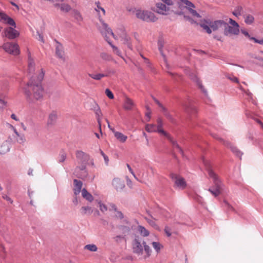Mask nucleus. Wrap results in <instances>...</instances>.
Instances as JSON below:
<instances>
[{
    "mask_svg": "<svg viewBox=\"0 0 263 263\" xmlns=\"http://www.w3.org/2000/svg\"><path fill=\"white\" fill-rule=\"evenodd\" d=\"M23 89L26 98L29 102H33L34 100H41L43 98L44 89L42 85L34 83L32 79L29 80Z\"/></svg>",
    "mask_w": 263,
    "mask_h": 263,
    "instance_id": "obj_1",
    "label": "nucleus"
},
{
    "mask_svg": "<svg viewBox=\"0 0 263 263\" xmlns=\"http://www.w3.org/2000/svg\"><path fill=\"white\" fill-rule=\"evenodd\" d=\"M76 156L78 163L80 164L77 166L75 169L73 174L77 177L82 179H84L88 175L86 170V165L90 160L89 154L83 152L82 151H77L76 152Z\"/></svg>",
    "mask_w": 263,
    "mask_h": 263,
    "instance_id": "obj_2",
    "label": "nucleus"
},
{
    "mask_svg": "<svg viewBox=\"0 0 263 263\" xmlns=\"http://www.w3.org/2000/svg\"><path fill=\"white\" fill-rule=\"evenodd\" d=\"M0 21L13 27H8L5 30V35L6 37L13 40L19 36V32L14 29L16 27L15 22L12 18L8 16L6 13L1 12Z\"/></svg>",
    "mask_w": 263,
    "mask_h": 263,
    "instance_id": "obj_3",
    "label": "nucleus"
},
{
    "mask_svg": "<svg viewBox=\"0 0 263 263\" xmlns=\"http://www.w3.org/2000/svg\"><path fill=\"white\" fill-rule=\"evenodd\" d=\"M100 21L101 22L102 25V28L100 29V32L101 34H102V35L104 36L105 40L112 47L114 52L118 55L121 57V51L119 50L118 47L112 44L111 42L109 41L108 37L107 36V35H111L114 36V34L112 31V30L108 26V25L106 24L102 19L100 18Z\"/></svg>",
    "mask_w": 263,
    "mask_h": 263,
    "instance_id": "obj_4",
    "label": "nucleus"
},
{
    "mask_svg": "<svg viewBox=\"0 0 263 263\" xmlns=\"http://www.w3.org/2000/svg\"><path fill=\"white\" fill-rule=\"evenodd\" d=\"M204 163L210 177L213 179L214 185L212 187L221 191L223 184L218 176L213 171L211 163L208 161H204Z\"/></svg>",
    "mask_w": 263,
    "mask_h": 263,
    "instance_id": "obj_5",
    "label": "nucleus"
},
{
    "mask_svg": "<svg viewBox=\"0 0 263 263\" xmlns=\"http://www.w3.org/2000/svg\"><path fill=\"white\" fill-rule=\"evenodd\" d=\"M136 15L137 18L147 22H155L157 20L154 13L147 10H138Z\"/></svg>",
    "mask_w": 263,
    "mask_h": 263,
    "instance_id": "obj_6",
    "label": "nucleus"
},
{
    "mask_svg": "<svg viewBox=\"0 0 263 263\" xmlns=\"http://www.w3.org/2000/svg\"><path fill=\"white\" fill-rule=\"evenodd\" d=\"M4 49L10 54L16 55L20 54L19 47L17 44L7 42L3 45Z\"/></svg>",
    "mask_w": 263,
    "mask_h": 263,
    "instance_id": "obj_7",
    "label": "nucleus"
},
{
    "mask_svg": "<svg viewBox=\"0 0 263 263\" xmlns=\"http://www.w3.org/2000/svg\"><path fill=\"white\" fill-rule=\"evenodd\" d=\"M170 177L174 181V183L177 187L181 189H184L185 188L186 183L183 178L174 173H171L170 174Z\"/></svg>",
    "mask_w": 263,
    "mask_h": 263,
    "instance_id": "obj_8",
    "label": "nucleus"
},
{
    "mask_svg": "<svg viewBox=\"0 0 263 263\" xmlns=\"http://www.w3.org/2000/svg\"><path fill=\"white\" fill-rule=\"evenodd\" d=\"M209 26L214 31L219 30H224L225 26H227V22L222 20H216L213 22H210Z\"/></svg>",
    "mask_w": 263,
    "mask_h": 263,
    "instance_id": "obj_9",
    "label": "nucleus"
},
{
    "mask_svg": "<svg viewBox=\"0 0 263 263\" xmlns=\"http://www.w3.org/2000/svg\"><path fill=\"white\" fill-rule=\"evenodd\" d=\"M91 109L95 111L99 125L100 132L102 134L101 117L102 116V114L99 106L95 101H94L92 104Z\"/></svg>",
    "mask_w": 263,
    "mask_h": 263,
    "instance_id": "obj_10",
    "label": "nucleus"
},
{
    "mask_svg": "<svg viewBox=\"0 0 263 263\" xmlns=\"http://www.w3.org/2000/svg\"><path fill=\"white\" fill-rule=\"evenodd\" d=\"M132 248L133 252L138 255H141L143 253V246L141 243L138 238H135L132 243Z\"/></svg>",
    "mask_w": 263,
    "mask_h": 263,
    "instance_id": "obj_11",
    "label": "nucleus"
},
{
    "mask_svg": "<svg viewBox=\"0 0 263 263\" xmlns=\"http://www.w3.org/2000/svg\"><path fill=\"white\" fill-rule=\"evenodd\" d=\"M112 184L118 192L122 191L125 187L124 181L119 178H115L112 180Z\"/></svg>",
    "mask_w": 263,
    "mask_h": 263,
    "instance_id": "obj_12",
    "label": "nucleus"
},
{
    "mask_svg": "<svg viewBox=\"0 0 263 263\" xmlns=\"http://www.w3.org/2000/svg\"><path fill=\"white\" fill-rule=\"evenodd\" d=\"M56 43L55 45V54L57 57L63 61H65L64 51L63 45L57 40H54Z\"/></svg>",
    "mask_w": 263,
    "mask_h": 263,
    "instance_id": "obj_13",
    "label": "nucleus"
},
{
    "mask_svg": "<svg viewBox=\"0 0 263 263\" xmlns=\"http://www.w3.org/2000/svg\"><path fill=\"white\" fill-rule=\"evenodd\" d=\"M118 229L120 231L121 234L126 236L129 234L131 231L133 229V225L120 224L117 226Z\"/></svg>",
    "mask_w": 263,
    "mask_h": 263,
    "instance_id": "obj_14",
    "label": "nucleus"
},
{
    "mask_svg": "<svg viewBox=\"0 0 263 263\" xmlns=\"http://www.w3.org/2000/svg\"><path fill=\"white\" fill-rule=\"evenodd\" d=\"M220 140L222 141L223 144L225 146L229 147L231 149V150L232 151V152L234 154H235L237 157H239L241 158V157L242 155V153L237 147H236L234 145H232L231 144V143H230L229 142L224 141L221 138L220 139Z\"/></svg>",
    "mask_w": 263,
    "mask_h": 263,
    "instance_id": "obj_15",
    "label": "nucleus"
},
{
    "mask_svg": "<svg viewBox=\"0 0 263 263\" xmlns=\"http://www.w3.org/2000/svg\"><path fill=\"white\" fill-rule=\"evenodd\" d=\"M227 26H225L223 33L225 35L228 36L229 34L238 35L239 33V28L237 27H234L230 26L227 23Z\"/></svg>",
    "mask_w": 263,
    "mask_h": 263,
    "instance_id": "obj_16",
    "label": "nucleus"
},
{
    "mask_svg": "<svg viewBox=\"0 0 263 263\" xmlns=\"http://www.w3.org/2000/svg\"><path fill=\"white\" fill-rule=\"evenodd\" d=\"M182 105L186 113L190 115L195 114L197 112L196 107L189 101L187 103H182Z\"/></svg>",
    "mask_w": 263,
    "mask_h": 263,
    "instance_id": "obj_17",
    "label": "nucleus"
},
{
    "mask_svg": "<svg viewBox=\"0 0 263 263\" xmlns=\"http://www.w3.org/2000/svg\"><path fill=\"white\" fill-rule=\"evenodd\" d=\"M169 10L170 8L168 7H166L164 4L158 3L156 5L155 11L158 13L163 15H167Z\"/></svg>",
    "mask_w": 263,
    "mask_h": 263,
    "instance_id": "obj_18",
    "label": "nucleus"
},
{
    "mask_svg": "<svg viewBox=\"0 0 263 263\" xmlns=\"http://www.w3.org/2000/svg\"><path fill=\"white\" fill-rule=\"evenodd\" d=\"M181 3H182V4L186 5V6L185 7V8H186L190 13L192 12V10H193V8H195V5L193 3H192L191 2H190L188 0H180V2H178V5H179V7L181 10H182V6H181Z\"/></svg>",
    "mask_w": 263,
    "mask_h": 263,
    "instance_id": "obj_19",
    "label": "nucleus"
},
{
    "mask_svg": "<svg viewBox=\"0 0 263 263\" xmlns=\"http://www.w3.org/2000/svg\"><path fill=\"white\" fill-rule=\"evenodd\" d=\"M58 119V115L56 111H52L48 116L47 124L48 126H52L54 125Z\"/></svg>",
    "mask_w": 263,
    "mask_h": 263,
    "instance_id": "obj_20",
    "label": "nucleus"
},
{
    "mask_svg": "<svg viewBox=\"0 0 263 263\" xmlns=\"http://www.w3.org/2000/svg\"><path fill=\"white\" fill-rule=\"evenodd\" d=\"M73 184H74V189H73V193L74 194L77 196L80 194L81 191H82V187L83 185V183L81 180L78 179L73 180Z\"/></svg>",
    "mask_w": 263,
    "mask_h": 263,
    "instance_id": "obj_21",
    "label": "nucleus"
},
{
    "mask_svg": "<svg viewBox=\"0 0 263 263\" xmlns=\"http://www.w3.org/2000/svg\"><path fill=\"white\" fill-rule=\"evenodd\" d=\"M134 105L135 104L131 99L128 97L125 98L123 107L125 110H132Z\"/></svg>",
    "mask_w": 263,
    "mask_h": 263,
    "instance_id": "obj_22",
    "label": "nucleus"
},
{
    "mask_svg": "<svg viewBox=\"0 0 263 263\" xmlns=\"http://www.w3.org/2000/svg\"><path fill=\"white\" fill-rule=\"evenodd\" d=\"M28 71L29 73H33L35 70V63L31 58L30 52L28 53Z\"/></svg>",
    "mask_w": 263,
    "mask_h": 263,
    "instance_id": "obj_23",
    "label": "nucleus"
},
{
    "mask_svg": "<svg viewBox=\"0 0 263 263\" xmlns=\"http://www.w3.org/2000/svg\"><path fill=\"white\" fill-rule=\"evenodd\" d=\"M71 13L72 16L76 20L78 23L80 24V22L83 21V18L80 12L78 10L73 9Z\"/></svg>",
    "mask_w": 263,
    "mask_h": 263,
    "instance_id": "obj_24",
    "label": "nucleus"
},
{
    "mask_svg": "<svg viewBox=\"0 0 263 263\" xmlns=\"http://www.w3.org/2000/svg\"><path fill=\"white\" fill-rule=\"evenodd\" d=\"M168 140L172 144V145L174 147V148H177L178 150V151L179 152V153L182 155V156H184L183 151L182 149L181 148V147L177 143V141L174 140L172 137H168Z\"/></svg>",
    "mask_w": 263,
    "mask_h": 263,
    "instance_id": "obj_25",
    "label": "nucleus"
},
{
    "mask_svg": "<svg viewBox=\"0 0 263 263\" xmlns=\"http://www.w3.org/2000/svg\"><path fill=\"white\" fill-rule=\"evenodd\" d=\"M82 195L84 198H85L88 201L91 202L93 200V196L85 188L82 190Z\"/></svg>",
    "mask_w": 263,
    "mask_h": 263,
    "instance_id": "obj_26",
    "label": "nucleus"
},
{
    "mask_svg": "<svg viewBox=\"0 0 263 263\" xmlns=\"http://www.w3.org/2000/svg\"><path fill=\"white\" fill-rule=\"evenodd\" d=\"M88 76L92 79L96 80H100L102 78L106 77L109 76L108 73H98V74H92L88 73Z\"/></svg>",
    "mask_w": 263,
    "mask_h": 263,
    "instance_id": "obj_27",
    "label": "nucleus"
},
{
    "mask_svg": "<svg viewBox=\"0 0 263 263\" xmlns=\"http://www.w3.org/2000/svg\"><path fill=\"white\" fill-rule=\"evenodd\" d=\"M115 137L120 142L123 143L126 141L127 139V137L122 133L118 132L115 133Z\"/></svg>",
    "mask_w": 263,
    "mask_h": 263,
    "instance_id": "obj_28",
    "label": "nucleus"
},
{
    "mask_svg": "<svg viewBox=\"0 0 263 263\" xmlns=\"http://www.w3.org/2000/svg\"><path fill=\"white\" fill-rule=\"evenodd\" d=\"M158 49H159V51L160 52L161 55L163 57L164 60L166 62V57L163 52V47L164 46V43H163V41L162 39H159L158 40Z\"/></svg>",
    "mask_w": 263,
    "mask_h": 263,
    "instance_id": "obj_29",
    "label": "nucleus"
},
{
    "mask_svg": "<svg viewBox=\"0 0 263 263\" xmlns=\"http://www.w3.org/2000/svg\"><path fill=\"white\" fill-rule=\"evenodd\" d=\"M192 79L196 82L197 85H198L199 88L202 90V91L206 95L207 91L204 88L203 86L201 84V82L199 80V79L195 75L194 77L192 78Z\"/></svg>",
    "mask_w": 263,
    "mask_h": 263,
    "instance_id": "obj_30",
    "label": "nucleus"
},
{
    "mask_svg": "<svg viewBox=\"0 0 263 263\" xmlns=\"http://www.w3.org/2000/svg\"><path fill=\"white\" fill-rule=\"evenodd\" d=\"M245 23L247 25H251L254 22V17L252 15L247 14L244 15Z\"/></svg>",
    "mask_w": 263,
    "mask_h": 263,
    "instance_id": "obj_31",
    "label": "nucleus"
},
{
    "mask_svg": "<svg viewBox=\"0 0 263 263\" xmlns=\"http://www.w3.org/2000/svg\"><path fill=\"white\" fill-rule=\"evenodd\" d=\"M122 41L123 43L126 44L129 49L132 50V45L130 42V38L128 36L125 34L122 37Z\"/></svg>",
    "mask_w": 263,
    "mask_h": 263,
    "instance_id": "obj_32",
    "label": "nucleus"
},
{
    "mask_svg": "<svg viewBox=\"0 0 263 263\" xmlns=\"http://www.w3.org/2000/svg\"><path fill=\"white\" fill-rule=\"evenodd\" d=\"M208 191H209L215 197H218L221 193V191L213 187L212 186L210 187L208 189Z\"/></svg>",
    "mask_w": 263,
    "mask_h": 263,
    "instance_id": "obj_33",
    "label": "nucleus"
},
{
    "mask_svg": "<svg viewBox=\"0 0 263 263\" xmlns=\"http://www.w3.org/2000/svg\"><path fill=\"white\" fill-rule=\"evenodd\" d=\"M222 206L228 212L235 211L234 208L226 200H223Z\"/></svg>",
    "mask_w": 263,
    "mask_h": 263,
    "instance_id": "obj_34",
    "label": "nucleus"
},
{
    "mask_svg": "<svg viewBox=\"0 0 263 263\" xmlns=\"http://www.w3.org/2000/svg\"><path fill=\"white\" fill-rule=\"evenodd\" d=\"M138 231H139L141 235L144 237H146L149 235V232L143 226H138Z\"/></svg>",
    "mask_w": 263,
    "mask_h": 263,
    "instance_id": "obj_35",
    "label": "nucleus"
},
{
    "mask_svg": "<svg viewBox=\"0 0 263 263\" xmlns=\"http://www.w3.org/2000/svg\"><path fill=\"white\" fill-rule=\"evenodd\" d=\"M113 239L117 243H121L123 240H124L125 241H126V237L124 235H122V234L118 235L114 237Z\"/></svg>",
    "mask_w": 263,
    "mask_h": 263,
    "instance_id": "obj_36",
    "label": "nucleus"
},
{
    "mask_svg": "<svg viewBox=\"0 0 263 263\" xmlns=\"http://www.w3.org/2000/svg\"><path fill=\"white\" fill-rule=\"evenodd\" d=\"M44 72L43 71V70H42V72L37 77L36 81H35V80L33 77H32L31 79H32L34 83H39L40 84H41V82L42 81L44 78Z\"/></svg>",
    "mask_w": 263,
    "mask_h": 263,
    "instance_id": "obj_37",
    "label": "nucleus"
},
{
    "mask_svg": "<svg viewBox=\"0 0 263 263\" xmlns=\"http://www.w3.org/2000/svg\"><path fill=\"white\" fill-rule=\"evenodd\" d=\"M157 129L156 126L154 124H147L145 126V130L148 133L156 132Z\"/></svg>",
    "mask_w": 263,
    "mask_h": 263,
    "instance_id": "obj_38",
    "label": "nucleus"
},
{
    "mask_svg": "<svg viewBox=\"0 0 263 263\" xmlns=\"http://www.w3.org/2000/svg\"><path fill=\"white\" fill-rule=\"evenodd\" d=\"M60 9L62 11L67 13L71 9V8L69 5L65 3H62L61 4V7Z\"/></svg>",
    "mask_w": 263,
    "mask_h": 263,
    "instance_id": "obj_39",
    "label": "nucleus"
},
{
    "mask_svg": "<svg viewBox=\"0 0 263 263\" xmlns=\"http://www.w3.org/2000/svg\"><path fill=\"white\" fill-rule=\"evenodd\" d=\"M242 11V7L240 6H238L235 8L232 13L235 16L238 17L239 16L241 15Z\"/></svg>",
    "mask_w": 263,
    "mask_h": 263,
    "instance_id": "obj_40",
    "label": "nucleus"
},
{
    "mask_svg": "<svg viewBox=\"0 0 263 263\" xmlns=\"http://www.w3.org/2000/svg\"><path fill=\"white\" fill-rule=\"evenodd\" d=\"M66 153L64 151H61L59 154V162L62 163L65 161L66 158Z\"/></svg>",
    "mask_w": 263,
    "mask_h": 263,
    "instance_id": "obj_41",
    "label": "nucleus"
},
{
    "mask_svg": "<svg viewBox=\"0 0 263 263\" xmlns=\"http://www.w3.org/2000/svg\"><path fill=\"white\" fill-rule=\"evenodd\" d=\"M81 210H82V214L83 215L86 214H91L92 213L91 208L88 206H83L82 207Z\"/></svg>",
    "mask_w": 263,
    "mask_h": 263,
    "instance_id": "obj_42",
    "label": "nucleus"
},
{
    "mask_svg": "<svg viewBox=\"0 0 263 263\" xmlns=\"http://www.w3.org/2000/svg\"><path fill=\"white\" fill-rule=\"evenodd\" d=\"M85 249L90 251L91 252H96L98 250V248L96 245L94 244H89L85 246Z\"/></svg>",
    "mask_w": 263,
    "mask_h": 263,
    "instance_id": "obj_43",
    "label": "nucleus"
},
{
    "mask_svg": "<svg viewBox=\"0 0 263 263\" xmlns=\"http://www.w3.org/2000/svg\"><path fill=\"white\" fill-rule=\"evenodd\" d=\"M162 111L163 112L164 115L170 121L173 120V117L170 115L169 112L167 111V109L165 107H163L162 108Z\"/></svg>",
    "mask_w": 263,
    "mask_h": 263,
    "instance_id": "obj_44",
    "label": "nucleus"
},
{
    "mask_svg": "<svg viewBox=\"0 0 263 263\" xmlns=\"http://www.w3.org/2000/svg\"><path fill=\"white\" fill-rule=\"evenodd\" d=\"M142 245L143 246L144 251L147 254V257H149L151 255V249L150 247L146 245L145 241H143Z\"/></svg>",
    "mask_w": 263,
    "mask_h": 263,
    "instance_id": "obj_45",
    "label": "nucleus"
},
{
    "mask_svg": "<svg viewBox=\"0 0 263 263\" xmlns=\"http://www.w3.org/2000/svg\"><path fill=\"white\" fill-rule=\"evenodd\" d=\"M200 26L205 30V31L209 33L210 34L212 33V29L209 26V23H208V25L205 24H201Z\"/></svg>",
    "mask_w": 263,
    "mask_h": 263,
    "instance_id": "obj_46",
    "label": "nucleus"
},
{
    "mask_svg": "<svg viewBox=\"0 0 263 263\" xmlns=\"http://www.w3.org/2000/svg\"><path fill=\"white\" fill-rule=\"evenodd\" d=\"M5 149H7L6 153L8 152L10 150L9 144L7 142H4L1 145H0V150L4 151Z\"/></svg>",
    "mask_w": 263,
    "mask_h": 263,
    "instance_id": "obj_47",
    "label": "nucleus"
},
{
    "mask_svg": "<svg viewBox=\"0 0 263 263\" xmlns=\"http://www.w3.org/2000/svg\"><path fill=\"white\" fill-rule=\"evenodd\" d=\"M152 245L153 248L157 252H159L161 250V246L159 242H153Z\"/></svg>",
    "mask_w": 263,
    "mask_h": 263,
    "instance_id": "obj_48",
    "label": "nucleus"
},
{
    "mask_svg": "<svg viewBox=\"0 0 263 263\" xmlns=\"http://www.w3.org/2000/svg\"><path fill=\"white\" fill-rule=\"evenodd\" d=\"M156 132L165 136L167 138V139H168V137H171L169 134L164 131L163 129H162V128L157 129Z\"/></svg>",
    "mask_w": 263,
    "mask_h": 263,
    "instance_id": "obj_49",
    "label": "nucleus"
},
{
    "mask_svg": "<svg viewBox=\"0 0 263 263\" xmlns=\"http://www.w3.org/2000/svg\"><path fill=\"white\" fill-rule=\"evenodd\" d=\"M193 198L195 200H196L197 202H198L199 203H200V204H202L203 203V198L201 196H199L198 195H194L193 196Z\"/></svg>",
    "mask_w": 263,
    "mask_h": 263,
    "instance_id": "obj_50",
    "label": "nucleus"
},
{
    "mask_svg": "<svg viewBox=\"0 0 263 263\" xmlns=\"http://www.w3.org/2000/svg\"><path fill=\"white\" fill-rule=\"evenodd\" d=\"M105 94L108 97V98L110 99H112L114 98V94L108 88L106 89L105 90Z\"/></svg>",
    "mask_w": 263,
    "mask_h": 263,
    "instance_id": "obj_51",
    "label": "nucleus"
},
{
    "mask_svg": "<svg viewBox=\"0 0 263 263\" xmlns=\"http://www.w3.org/2000/svg\"><path fill=\"white\" fill-rule=\"evenodd\" d=\"M229 24H230L233 27H237V28H239V24L234 20H233V19L230 18L229 20Z\"/></svg>",
    "mask_w": 263,
    "mask_h": 263,
    "instance_id": "obj_52",
    "label": "nucleus"
},
{
    "mask_svg": "<svg viewBox=\"0 0 263 263\" xmlns=\"http://www.w3.org/2000/svg\"><path fill=\"white\" fill-rule=\"evenodd\" d=\"M184 18L185 20L189 21L191 24L196 23V21H194L192 17L188 15H184Z\"/></svg>",
    "mask_w": 263,
    "mask_h": 263,
    "instance_id": "obj_53",
    "label": "nucleus"
},
{
    "mask_svg": "<svg viewBox=\"0 0 263 263\" xmlns=\"http://www.w3.org/2000/svg\"><path fill=\"white\" fill-rule=\"evenodd\" d=\"M99 207H100V210L102 212H105L107 210V206L105 204L101 203V202H99Z\"/></svg>",
    "mask_w": 263,
    "mask_h": 263,
    "instance_id": "obj_54",
    "label": "nucleus"
},
{
    "mask_svg": "<svg viewBox=\"0 0 263 263\" xmlns=\"http://www.w3.org/2000/svg\"><path fill=\"white\" fill-rule=\"evenodd\" d=\"M100 151L101 155L104 158L106 164L107 165L109 162V159L108 157L104 154V153L101 149H100Z\"/></svg>",
    "mask_w": 263,
    "mask_h": 263,
    "instance_id": "obj_55",
    "label": "nucleus"
},
{
    "mask_svg": "<svg viewBox=\"0 0 263 263\" xmlns=\"http://www.w3.org/2000/svg\"><path fill=\"white\" fill-rule=\"evenodd\" d=\"M171 229L170 227L168 226H166L164 228V232L165 234H166L167 237H170L172 235L171 232Z\"/></svg>",
    "mask_w": 263,
    "mask_h": 263,
    "instance_id": "obj_56",
    "label": "nucleus"
},
{
    "mask_svg": "<svg viewBox=\"0 0 263 263\" xmlns=\"http://www.w3.org/2000/svg\"><path fill=\"white\" fill-rule=\"evenodd\" d=\"M2 198L4 199H5L7 201H8L9 202H10L11 204L13 203V200L10 198L9 197V196H8L6 194H3L2 195Z\"/></svg>",
    "mask_w": 263,
    "mask_h": 263,
    "instance_id": "obj_57",
    "label": "nucleus"
},
{
    "mask_svg": "<svg viewBox=\"0 0 263 263\" xmlns=\"http://www.w3.org/2000/svg\"><path fill=\"white\" fill-rule=\"evenodd\" d=\"M191 14L194 17L200 18L201 17V15L196 10L194 9L192 10Z\"/></svg>",
    "mask_w": 263,
    "mask_h": 263,
    "instance_id": "obj_58",
    "label": "nucleus"
},
{
    "mask_svg": "<svg viewBox=\"0 0 263 263\" xmlns=\"http://www.w3.org/2000/svg\"><path fill=\"white\" fill-rule=\"evenodd\" d=\"M116 217L120 219H122L124 218V215L122 212L117 210L116 211Z\"/></svg>",
    "mask_w": 263,
    "mask_h": 263,
    "instance_id": "obj_59",
    "label": "nucleus"
},
{
    "mask_svg": "<svg viewBox=\"0 0 263 263\" xmlns=\"http://www.w3.org/2000/svg\"><path fill=\"white\" fill-rule=\"evenodd\" d=\"M250 40L254 41L255 43H258L260 45H263V39H262L261 40H258L255 37H251L250 38Z\"/></svg>",
    "mask_w": 263,
    "mask_h": 263,
    "instance_id": "obj_60",
    "label": "nucleus"
},
{
    "mask_svg": "<svg viewBox=\"0 0 263 263\" xmlns=\"http://www.w3.org/2000/svg\"><path fill=\"white\" fill-rule=\"evenodd\" d=\"M157 126H156L157 128H162L163 126V122L162 119L160 118H159L157 119Z\"/></svg>",
    "mask_w": 263,
    "mask_h": 263,
    "instance_id": "obj_61",
    "label": "nucleus"
},
{
    "mask_svg": "<svg viewBox=\"0 0 263 263\" xmlns=\"http://www.w3.org/2000/svg\"><path fill=\"white\" fill-rule=\"evenodd\" d=\"M147 222L152 227H155L157 226V224L156 223V222L153 220H151V219H147L146 218V219Z\"/></svg>",
    "mask_w": 263,
    "mask_h": 263,
    "instance_id": "obj_62",
    "label": "nucleus"
},
{
    "mask_svg": "<svg viewBox=\"0 0 263 263\" xmlns=\"http://www.w3.org/2000/svg\"><path fill=\"white\" fill-rule=\"evenodd\" d=\"M7 102L0 98V110L2 109L6 105Z\"/></svg>",
    "mask_w": 263,
    "mask_h": 263,
    "instance_id": "obj_63",
    "label": "nucleus"
},
{
    "mask_svg": "<svg viewBox=\"0 0 263 263\" xmlns=\"http://www.w3.org/2000/svg\"><path fill=\"white\" fill-rule=\"evenodd\" d=\"M240 89L241 90H243V91L249 97H250L251 99L252 98V96H253V94L249 90H244L243 89H242L241 88H240Z\"/></svg>",
    "mask_w": 263,
    "mask_h": 263,
    "instance_id": "obj_64",
    "label": "nucleus"
}]
</instances>
